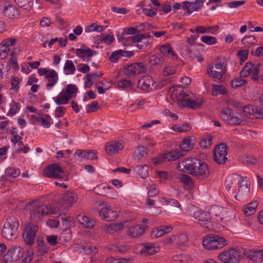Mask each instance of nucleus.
<instances>
[{
    "instance_id": "obj_1",
    "label": "nucleus",
    "mask_w": 263,
    "mask_h": 263,
    "mask_svg": "<svg viewBox=\"0 0 263 263\" xmlns=\"http://www.w3.org/2000/svg\"><path fill=\"white\" fill-rule=\"evenodd\" d=\"M182 166L188 173L199 180H205L210 174L208 164L197 158L187 159L179 162L178 169L183 172L181 169Z\"/></svg>"
},
{
    "instance_id": "obj_2",
    "label": "nucleus",
    "mask_w": 263,
    "mask_h": 263,
    "mask_svg": "<svg viewBox=\"0 0 263 263\" xmlns=\"http://www.w3.org/2000/svg\"><path fill=\"white\" fill-rule=\"evenodd\" d=\"M188 212L191 217L198 221V222L201 227L208 229H212L213 223H214V221L212 220L208 212L199 210L195 205L189 207Z\"/></svg>"
},
{
    "instance_id": "obj_3",
    "label": "nucleus",
    "mask_w": 263,
    "mask_h": 263,
    "mask_svg": "<svg viewBox=\"0 0 263 263\" xmlns=\"http://www.w3.org/2000/svg\"><path fill=\"white\" fill-rule=\"evenodd\" d=\"M245 255L246 252L243 248L236 247L220 253L218 258L224 263H237Z\"/></svg>"
},
{
    "instance_id": "obj_4",
    "label": "nucleus",
    "mask_w": 263,
    "mask_h": 263,
    "mask_svg": "<svg viewBox=\"0 0 263 263\" xmlns=\"http://www.w3.org/2000/svg\"><path fill=\"white\" fill-rule=\"evenodd\" d=\"M20 226L18 219L14 216H11L7 219V222L4 224L2 231L4 237L10 239L17 234Z\"/></svg>"
},
{
    "instance_id": "obj_5",
    "label": "nucleus",
    "mask_w": 263,
    "mask_h": 263,
    "mask_svg": "<svg viewBox=\"0 0 263 263\" xmlns=\"http://www.w3.org/2000/svg\"><path fill=\"white\" fill-rule=\"evenodd\" d=\"M29 211L32 219L40 218L48 214L52 213L51 206L50 204L42 205L37 201H33L30 203Z\"/></svg>"
},
{
    "instance_id": "obj_6",
    "label": "nucleus",
    "mask_w": 263,
    "mask_h": 263,
    "mask_svg": "<svg viewBox=\"0 0 263 263\" xmlns=\"http://www.w3.org/2000/svg\"><path fill=\"white\" fill-rule=\"evenodd\" d=\"M58 220H61L63 226L65 227V229L61 232L60 238L62 241L67 242L72 237L70 227L74 226L73 219L68 214L65 213L61 214L58 217Z\"/></svg>"
},
{
    "instance_id": "obj_7",
    "label": "nucleus",
    "mask_w": 263,
    "mask_h": 263,
    "mask_svg": "<svg viewBox=\"0 0 263 263\" xmlns=\"http://www.w3.org/2000/svg\"><path fill=\"white\" fill-rule=\"evenodd\" d=\"M220 117L227 124L230 125H244L247 122L242 117L235 116L233 109L229 107L222 109L220 113Z\"/></svg>"
},
{
    "instance_id": "obj_8",
    "label": "nucleus",
    "mask_w": 263,
    "mask_h": 263,
    "mask_svg": "<svg viewBox=\"0 0 263 263\" xmlns=\"http://www.w3.org/2000/svg\"><path fill=\"white\" fill-rule=\"evenodd\" d=\"M186 96H188V95L183 93V91H181L179 93V96L178 97V104L180 107H187L189 108L194 110L201 108L203 102L202 98H199L196 100H191L189 98L186 99Z\"/></svg>"
},
{
    "instance_id": "obj_9",
    "label": "nucleus",
    "mask_w": 263,
    "mask_h": 263,
    "mask_svg": "<svg viewBox=\"0 0 263 263\" xmlns=\"http://www.w3.org/2000/svg\"><path fill=\"white\" fill-rule=\"evenodd\" d=\"M37 231L38 227L36 224L30 222L25 224L23 239L26 245L32 246L34 244Z\"/></svg>"
},
{
    "instance_id": "obj_10",
    "label": "nucleus",
    "mask_w": 263,
    "mask_h": 263,
    "mask_svg": "<svg viewBox=\"0 0 263 263\" xmlns=\"http://www.w3.org/2000/svg\"><path fill=\"white\" fill-rule=\"evenodd\" d=\"M215 68L217 70H221L220 71L213 70V65H209L207 66V73L209 77L214 79H218L219 81L222 82L223 81V76L227 72V66L220 61L219 63H216L214 64Z\"/></svg>"
},
{
    "instance_id": "obj_11",
    "label": "nucleus",
    "mask_w": 263,
    "mask_h": 263,
    "mask_svg": "<svg viewBox=\"0 0 263 263\" xmlns=\"http://www.w3.org/2000/svg\"><path fill=\"white\" fill-rule=\"evenodd\" d=\"M0 11L5 17L10 19H17L20 14V10L8 1L1 5Z\"/></svg>"
},
{
    "instance_id": "obj_12",
    "label": "nucleus",
    "mask_w": 263,
    "mask_h": 263,
    "mask_svg": "<svg viewBox=\"0 0 263 263\" xmlns=\"http://www.w3.org/2000/svg\"><path fill=\"white\" fill-rule=\"evenodd\" d=\"M228 146L226 143H221L217 145L214 150L215 161L219 165L224 164L228 160L227 149Z\"/></svg>"
},
{
    "instance_id": "obj_13",
    "label": "nucleus",
    "mask_w": 263,
    "mask_h": 263,
    "mask_svg": "<svg viewBox=\"0 0 263 263\" xmlns=\"http://www.w3.org/2000/svg\"><path fill=\"white\" fill-rule=\"evenodd\" d=\"M64 174V170L57 164H52L46 166L44 171V175L48 178L62 179Z\"/></svg>"
},
{
    "instance_id": "obj_14",
    "label": "nucleus",
    "mask_w": 263,
    "mask_h": 263,
    "mask_svg": "<svg viewBox=\"0 0 263 263\" xmlns=\"http://www.w3.org/2000/svg\"><path fill=\"white\" fill-rule=\"evenodd\" d=\"M104 206V203L100 204V209L99 211V216L103 220L106 221L115 220L118 216L117 212L112 210L110 206L106 204Z\"/></svg>"
},
{
    "instance_id": "obj_15",
    "label": "nucleus",
    "mask_w": 263,
    "mask_h": 263,
    "mask_svg": "<svg viewBox=\"0 0 263 263\" xmlns=\"http://www.w3.org/2000/svg\"><path fill=\"white\" fill-rule=\"evenodd\" d=\"M240 180L238 182L239 189L238 193L235 195V198L237 200H240L243 198L247 197L250 194V184L248 183V180L247 177H243L241 175H238Z\"/></svg>"
},
{
    "instance_id": "obj_16",
    "label": "nucleus",
    "mask_w": 263,
    "mask_h": 263,
    "mask_svg": "<svg viewBox=\"0 0 263 263\" xmlns=\"http://www.w3.org/2000/svg\"><path fill=\"white\" fill-rule=\"evenodd\" d=\"M124 69L126 70L125 74L128 76L144 73L146 72V67L142 62L126 64L124 66Z\"/></svg>"
},
{
    "instance_id": "obj_17",
    "label": "nucleus",
    "mask_w": 263,
    "mask_h": 263,
    "mask_svg": "<svg viewBox=\"0 0 263 263\" xmlns=\"http://www.w3.org/2000/svg\"><path fill=\"white\" fill-rule=\"evenodd\" d=\"M155 82L153 80L152 77L149 76H144L142 77L138 82V86L141 89L148 92L149 90H152V87H156L154 86Z\"/></svg>"
},
{
    "instance_id": "obj_18",
    "label": "nucleus",
    "mask_w": 263,
    "mask_h": 263,
    "mask_svg": "<svg viewBox=\"0 0 263 263\" xmlns=\"http://www.w3.org/2000/svg\"><path fill=\"white\" fill-rule=\"evenodd\" d=\"M123 147L124 143L122 141H112L108 143L106 147V152L107 154L112 156L122 150Z\"/></svg>"
},
{
    "instance_id": "obj_19",
    "label": "nucleus",
    "mask_w": 263,
    "mask_h": 263,
    "mask_svg": "<svg viewBox=\"0 0 263 263\" xmlns=\"http://www.w3.org/2000/svg\"><path fill=\"white\" fill-rule=\"evenodd\" d=\"M7 255L11 257V260L14 262L18 261L24 255V250L21 246L12 247L7 252Z\"/></svg>"
},
{
    "instance_id": "obj_20",
    "label": "nucleus",
    "mask_w": 263,
    "mask_h": 263,
    "mask_svg": "<svg viewBox=\"0 0 263 263\" xmlns=\"http://www.w3.org/2000/svg\"><path fill=\"white\" fill-rule=\"evenodd\" d=\"M77 195L74 192H67L63 195L61 203L65 206H71L76 201Z\"/></svg>"
},
{
    "instance_id": "obj_21",
    "label": "nucleus",
    "mask_w": 263,
    "mask_h": 263,
    "mask_svg": "<svg viewBox=\"0 0 263 263\" xmlns=\"http://www.w3.org/2000/svg\"><path fill=\"white\" fill-rule=\"evenodd\" d=\"M83 48L76 49L75 53L77 56L81 59L87 57H92L94 54L97 53L96 51L92 50V49L87 48L85 45H83Z\"/></svg>"
},
{
    "instance_id": "obj_22",
    "label": "nucleus",
    "mask_w": 263,
    "mask_h": 263,
    "mask_svg": "<svg viewBox=\"0 0 263 263\" xmlns=\"http://www.w3.org/2000/svg\"><path fill=\"white\" fill-rule=\"evenodd\" d=\"M195 139V137L191 136L184 138L180 144V148L181 152L185 154L187 152L192 149L194 148V145L192 141Z\"/></svg>"
},
{
    "instance_id": "obj_23",
    "label": "nucleus",
    "mask_w": 263,
    "mask_h": 263,
    "mask_svg": "<svg viewBox=\"0 0 263 263\" xmlns=\"http://www.w3.org/2000/svg\"><path fill=\"white\" fill-rule=\"evenodd\" d=\"M160 52L164 55L170 57L172 60L177 59V55L172 50L171 45L170 44H165L161 45L159 48Z\"/></svg>"
},
{
    "instance_id": "obj_24",
    "label": "nucleus",
    "mask_w": 263,
    "mask_h": 263,
    "mask_svg": "<svg viewBox=\"0 0 263 263\" xmlns=\"http://www.w3.org/2000/svg\"><path fill=\"white\" fill-rule=\"evenodd\" d=\"M215 240V235H208L203 239L202 245L207 250H217Z\"/></svg>"
},
{
    "instance_id": "obj_25",
    "label": "nucleus",
    "mask_w": 263,
    "mask_h": 263,
    "mask_svg": "<svg viewBox=\"0 0 263 263\" xmlns=\"http://www.w3.org/2000/svg\"><path fill=\"white\" fill-rule=\"evenodd\" d=\"M45 78L48 81L46 87L48 89H50L57 83L59 77L57 72L54 70H51L47 76H45Z\"/></svg>"
},
{
    "instance_id": "obj_26",
    "label": "nucleus",
    "mask_w": 263,
    "mask_h": 263,
    "mask_svg": "<svg viewBox=\"0 0 263 263\" xmlns=\"http://www.w3.org/2000/svg\"><path fill=\"white\" fill-rule=\"evenodd\" d=\"M145 228L147 227H143L141 225H136L130 228L127 232V234L132 237H138L142 235L145 231Z\"/></svg>"
},
{
    "instance_id": "obj_27",
    "label": "nucleus",
    "mask_w": 263,
    "mask_h": 263,
    "mask_svg": "<svg viewBox=\"0 0 263 263\" xmlns=\"http://www.w3.org/2000/svg\"><path fill=\"white\" fill-rule=\"evenodd\" d=\"M247 258L250 260L257 261L261 260L263 261V250H250L247 255Z\"/></svg>"
},
{
    "instance_id": "obj_28",
    "label": "nucleus",
    "mask_w": 263,
    "mask_h": 263,
    "mask_svg": "<svg viewBox=\"0 0 263 263\" xmlns=\"http://www.w3.org/2000/svg\"><path fill=\"white\" fill-rule=\"evenodd\" d=\"M37 251H38L40 255L43 256L48 251L49 247L44 242L43 238L42 236H39L37 237Z\"/></svg>"
},
{
    "instance_id": "obj_29",
    "label": "nucleus",
    "mask_w": 263,
    "mask_h": 263,
    "mask_svg": "<svg viewBox=\"0 0 263 263\" xmlns=\"http://www.w3.org/2000/svg\"><path fill=\"white\" fill-rule=\"evenodd\" d=\"M124 224L123 223H111L105 227V230L109 234H114L122 230Z\"/></svg>"
},
{
    "instance_id": "obj_30",
    "label": "nucleus",
    "mask_w": 263,
    "mask_h": 263,
    "mask_svg": "<svg viewBox=\"0 0 263 263\" xmlns=\"http://www.w3.org/2000/svg\"><path fill=\"white\" fill-rule=\"evenodd\" d=\"M77 218L84 228L91 229L95 226V221L86 216L77 215Z\"/></svg>"
},
{
    "instance_id": "obj_31",
    "label": "nucleus",
    "mask_w": 263,
    "mask_h": 263,
    "mask_svg": "<svg viewBox=\"0 0 263 263\" xmlns=\"http://www.w3.org/2000/svg\"><path fill=\"white\" fill-rule=\"evenodd\" d=\"M222 211L223 209L221 207L213 206L209 210L208 214L210 215V217L212 218V220L215 222L216 217H220L221 219H222L221 217Z\"/></svg>"
},
{
    "instance_id": "obj_32",
    "label": "nucleus",
    "mask_w": 263,
    "mask_h": 263,
    "mask_svg": "<svg viewBox=\"0 0 263 263\" xmlns=\"http://www.w3.org/2000/svg\"><path fill=\"white\" fill-rule=\"evenodd\" d=\"M254 64L251 62H248L240 72V77L242 78H247L251 74Z\"/></svg>"
},
{
    "instance_id": "obj_33",
    "label": "nucleus",
    "mask_w": 263,
    "mask_h": 263,
    "mask_svg": "<svg viewBox=\"0 0 263 263\" xmlns=\"http://www.w3.org/2000/svg\"><path fill=\"white\" fill-rule=\"evenodd\" d=\"M141 252L146 255L154 254L159 250V248H156L153 243H144Z\"/></svg>"
},
{
    "instance_id": "obj_34",
    "label": "nucleus",
    "mask_w": 263,
    "mask_h": 263,
    "mask_svg": "<svg viewBox=\"0 0 263 263\" xmlns=\"http://www.w3.org/2000/svg\"><path fill=\"white\" fill-rule=\"evenodd\" d=\"M184 154L179 150L172 151L165 154V157L168 161H174L183 156Z\"/></svg>"
},
{
    "instance_id": "obj_35",
    "label": "nucleus",
    "mask_w": 263,
    "mask_h": 263,
    "mask_svg": "<svg viewBox=\"0 0 263 263\" xmlns=\"http://www.w3.org/2000/svg\"><path fill=\"white\" fill-rule=\"evenodd\" d=\"M175 246H185L188 241V238L185 234L174 235Z\"/></svg>"
},
{
    "instance_id": "obj_36",
    "label": "nucleus",
    "mask_w": 263,
    "mask_h": 263,
    "mask_svg": "<svg viewBox=\"0 0 263 263\" xmlns=\"http://www.w3.org/2000/svg\"><path fill=\"white\" fill-rule=\"evenodd\" d=\"M133 261L134 258L133 257L117 258L111 256L106 259L105 263H132Z\"/></svg>"
},
{
    "instance_id": "obj_37",
    "label": "nucleus",
    "mask_w": 263,
    "mask_h": 263,
    "mask_svg": "<svg viewBox=\"0 0 263 263\" xmlns=\"http://www.w3.org/2000/svg\"><path fill=\"white\" fill-rule=\"evenodd\" d=\"M241 43L249 48L257 44V40L253 35H246L241 40Z\"/></svg>"
},
{
    "instance_id": "obj_38",
    "label": "nucleus",
    "mask_w": 263,
    "mask_h": 263,
    "mask_svg": "<svg viewBox=\"0 0 263 263\" xmlns=\"http://www.w3.org/2000/svg\"><path fill=\"white\" fill-rule=\"evenodd\" d=\"M147 147L143 146H139L134 153L135 159L140 160L145 158L147 155Z\"/></svg>"
},
{
    "instance_id": "obj_39",
    "label": "nucleus",
    "mask_w": 263,
    "mask_h": 263,
    "mask_svg": "<svg viewBox=\"0 0 263 263\" xmlns=\"http://www.w3.org/2000/svg\"><path fill=\"white\" fill-rule=\"evenodd\" d=\"M148 62L151 66L160 65L163 62V59L160 54H155L149 58Z\"/></svg>"
},
{
    "instance_id": "obj_40",
    "label": "nucleus",
    "mask_w": 263,
    "mask_h": 263,
    "mask_svg": "<svg viewBox=\"0 0 263 263\" xmlns=\"http://www.w3.org/2000/svg\"><path fill=\"white\" fill-rule=\"evenodd\" d=\"M257 202L252 201L250 203L246 205L243 209V211L245 215H251L255 212L256 209L257 208Z\"/></svg>"
},
{
    "instance_id": "obj_41",
    "label": "nucleus",
    "mask_w": 263,
    "mask_h": 263,
    "mask_svg": "<svg viewBox=\"0 0 263 263\" xmlns=\"http://www.w3.org/2000/svg\"><path fill=\"white\" fill-rule=\"evenodd\" d=\"M148 167L146 165H138L135 167V171L138 173L142 178H145L148 175Z\"/></svg>"
},
{
    "instance_id": "obj_42",
    "label": "nucleus",
    "mask_w": 263,
    "mask_h": 263,
    "mask_svg": "<svg viewBox=\"0 0 263 263\" xmlns=\"http://www.w3.org/2000/svg\"><path fill=\"white\" fill-rule=\"evenodd\" d=\"M108 249L110 251L120 253H124L128 250V248L126 246L119 243H114L110 245Z\"/></svg>"
},
{
    "instance_id": "obj_43",
    "label": "nucleus",
    "mask_w": 263,
    "mask_h": 263,
    "mask_svg": "<svg viewBox=\"0 0 263 263\" xmlns=\"http://www.w3.org/2000/svg\"><path fill=\"white\" fill-rule=\"evenodd\" d=\"M213 137L211 135H206L202 138L199 144L200 146L204 148H208L212 144Z\"/></svg>"
},
{
    "instance_id": "obj_44",
    "label": "nucleus",
    "mask_w": 263,
    "mask_h": 263,
    "mask_svg": "<svg viewBox=\"0 0 263 263\" xmlns=\"http://www.w3.org/2000/svg\"><path fill=\"white\" fill-rule=\"evenodd\" d=\"M64 70L66 74H73L76 70L75 66L71 60H67L65 62Z\"/></svg>"
},
{
    "instance_id": "obj_45",
    "label": "nucleus",
    "mask_w": 263,
    "mask_h": 263,
    "mask_svg": "<svg viewBox=\"0 0 263 263\" xmlns=\"http://www.w3.org/2000/svg\"><path fill=\"white\" fill-rule=\"evenodd\" d=\"M191 127L188 123H185L180 125H175L172 127V129L177 132L182 133L190 131Z\"/></svg>"
},
{
    "instance_id": "obj_46",
    "label": "nucleus",
    "mask_w": 263,
    "mask_h": 263,
    "mask_svg": "<svg viewBox=\"0 0 263 263\" xmlns=\"http://www.w3.org/2000/svg\"><path fill=\"white\" fill-rule=\"evenodd\" d=\"M20 174V170L18 168L8 167L5 170V175L6 176L12 177L15 178Z\"/></svg>"
},
{
    "instance_id": "obj_47",
    "label": "nucleus",
    "mask_w": 263,
    "mask_h": 263,
    "mask_svg": "<svg viewBox=\"0 0 263 263\" xmlns=\"http://www.w3.org/2000/svg\"><path fill=\"white\" fill-rule=\"evenodd\" d=\"M178 179L180 182L186 185L191 186L193 184V179L188 175L180 174L178 177Z\"/></svg>"
},
{
    "instance_id": "obj_48",
    "label": "nucleus",
    "mask_w": 263,
    "mask_h": 263,
    "mask_svg": "<svg viewBox=\"0 0 263 263\" xmlns=\"http://www.w3.org/2000/svg\"><path fill=\"white\" fill-rule=\"evenodd\" d=\"M212 88V95L213 96H216L218 92L221 95H223L226 92L225 87L223 85L213 84Z\"/></svg>"
},
{
    "instance_id": "obj_49",
    "label": "nucleus",
    "mask_w": 263,
    "mask_h": 263,
    "mask_svg": "<svg viewBox=\"0 0 263 263\" xmlns=\"http://www.w3.org/2000/svg\"><path fill=\"white\" fill-rule=\"evenodd\" d=\"M231 85L234 88H237L247 83L246 80L240 78H235L231 81Z\"/></svg>"
},
{
    "instance_id": "obj_50",
    "label": "nucleus",
    "mask_w": 263,
    "mask_h": 263,
    "mask_svg": "<svg viewBox=\"0 0 263 263\" xmlns=\"http://www.w3.org/2000/svg\"><path fill=\"white\" fill-rule=\"evenodd\" d=\"M215 245L217 247V250L222 248L228 244V241L224 238L215 235Z\"/></svg>"
},
{
    "instance_id": "obj_51",
    "label": "nucleus",
    "mask_w": 263,
    "mask_h": 263,
    "mask_svg": "<svg viewBox=\"0 0 263 263\" xmlns=\"http://www.w3.org/2000/svg\"><path fill=\"white\" fill-rule=\"evenodd\" d=\"M98 38H99V41L100 42H103L108 44H111L114 41V37L112 35L109 34H102L101 36H98Z\"/></svg>"
},
{
    "instance_id": "obj_52",
    "label": "nucleus",
    "mask_w": 263,
    "mask_h": 263,
    "mask_svg": "<svg viewBox=\"0 0 263 263\" xmlns=\"http://www.w3.org/2000/svg\"><path fill=\"white\" fill-rule=\"evenodd\" d=\"M201 41L203 43L209 45H214L217 43L216 38L212 36H203L201 37Z\"/></svg>"
},
{
    "instance_id": "obj_53",
    "label": "nucleus",
    "mask_w": 263,
    "mask_h": 263,
    "mask_svg": "<svg viewBox=\"0 0 263 263\" xmlns=\"http://www.w3.org/2000/svg\"><path fill=\"white\" fill-rule=\"evenodd\" d=\"M82 250L84 254L88 255L92 253H97L99 251L98 248L93 246H84L82 247Z\"/></svg>"
},
{
    "instance_id": "obj_54",
    "label": "nucleus",
    "mask_w": 263,
    "mask_h": 263,
    "mask_svg": "<svg viewBox=\"0 0 263 263\" xmlns=\"http://www.w3.org/2000/svg\"><path fill=\"white\" fill-rule=\"evenodd\" d=\"M104 27L101 25H98L96 24L95 23H93L90 25L88 26L85 28V31L86 32H90V31H98V32H101L103 30Z\"/></svg>"
},
{
    "instance_id": "obj_55",
    "label": "nucleus",
    "mask_w": 263,
    "mask_h": 263,
    "mask_svg": "<svg viewBox=\"0 0 263 263\" xmlns=\"http://www.w3.org/2000/svg\"><path fill=\"white\" fill-rule=\"evenodd\" d=\"M3 43L0 44V60L5 59L8 57V52L10 51V48L2 45Z\"/></svg>"
},
{
    "instance_id": "obj_56",
    "label": "nucleus",
    "mask_w": 263,
    "mask_h": 263,
    "mask_svg": "<svg viewBox=\"0 0 263 263\" xmlns=\"http://www.w3.org/2000/svg\"><path fill=\"white\" fill-rule=\"evenodd\" d=\"M100 109L99 103L97 101H93L90 104L86 106L87 112H93Z\"/></svg>"
},
{
    "instance_id": "obj_57",
    "label": "nucleus",
    "mask_w": 263,
    "mask_h": 263,
    "mask_svg": "<svg viewBox=\"0 0 263 263\" xmlns=\"http://www.w3.org/2000/svg\"><path fill=\"white\" fill-rule=\"evenodd\" d=\"M34 253L32 249L28 250L26 253L25 258L22 260L21 263H30L33 258Z\"/></svg>"
},
{
    "instance_id": "obj_58",
    "label": "nucleus",
    "mask_w": 263,
    "mask_h": 263,
    "mask_svg": "<svg viewBox=\"0 0 263 263\" xmlns=\"http://www.w3.org/2000/svg\"><path fill=\"white\" fill-rule=\"evenodd\" d=\"M66 93L70 95L71 98L72 97V95L74 94V96L76 95L78 91V88L77 87L73 84H68L66 87Z\"/></svg>"
},
{
    "instance_id": "obj_59",
    "label": "nucleus",
    "mask_w": 263,
    "mask_h": 263,
    "mask_svg": "<svg viewBox=\"0 0 263 263\" xmlns=\"http://www.w3.org/2000/svg\"><path fill=\"white\" fill-rule=\"evenodd\" d=\"M11 102H12L9 104V106L11 107V108L9 109L8 114L12 116L16 114L19 108V105L17 103H16L13 101H12Z\"/></svg>"
},
{
    "instance_id": "obj_60",
    "label": "nucleus",
    "mask_w": 263,
    "mask_h": 263,
    "mask_svg": "<svg viewBox=\"0 0 263 263\" xmlns=\"http://www.w3.org/2000/svg\"><path fill=\"white\" fill-rule=\"evenodd\" d=\"M151 36L149 34H148V35H147L146 34L145 35V38H143V40H142V43H140L139 44H138L137 45V47L139 49H144L146 47H147L150 44V42H149V39H148V37H150Z\"/></svg>"
},
{
    "instance_id": "obj_61",
    "label": "nucleus",
    "mask_w": 263,
    "mask_h": 263,
    "mask_svg": "<svg viewBox=\"0 0 263 263\" xmlns=\"http://www.w3.org/2000/svg\"><path fill=\"white\" fill-rule=\"evenodd\" d=\"M16 54L14 52H12L10 53V58L9 59L10 64L12 65V68L15 70H17L19 68L18 65L17 63V60L15 58Z\"/></svg>"
},
{
    "instance_id": "obj_62",
    "label": "nucleus",
    "mask_w": 263,
    "mask_h": 263,
    "mask_svg": "<svg viewBox=\"0 0 263 263\" xmlns=\"http://www.w3.org/2000/svg\"><path fill=\"white\" fill-rule=\"evenodd\" d=\"M164 234V232H163V229H162L161 227L159 226L152 231L151 233V237L158 238L162 236Z\"/></svg>"
},
{
    "instance_id": "obj_63",
    "label": "nucleus",
    "mask_w": 263,
    "mask_h": 263,
    "mask_svg": "<svg viewBox=\"0 0 263 263\" xmlns=\"http://www.w3.org/2000/svg\"><path fill=\"white\" fill-rule=\"evenodd\" d=\"M194 2H192V9L193 11H197L200 8L203 7L205 0H195Z\"/></svg>"
},
{
    "instance_id": "obj_64",
    "label": "nucleus",
    "mask_w": 263,
    "mask_h": 263,
    "mask_svg": "<svg viewBox=\"0 0 263 263\" xmlns=\"http://www.w3.org/2000/svg\"><path fill=\"white\" fill-rule=\"evenodd\" d=\"M260 71L258 68H253L251 72V79L252 81L256 82H258L260 80Z\"/></svg>"
}]
</instances>
